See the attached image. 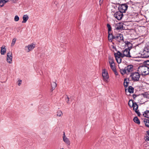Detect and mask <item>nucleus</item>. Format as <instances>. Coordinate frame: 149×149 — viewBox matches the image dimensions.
<instances>
[{
	"mask_svg": "<svg viewBox=\"0 0 149 149\" xmlns=\"http://www.w3.org/2000/svg\"><path fill=\"white\" fill-rule=\"evenodd\" d=\"M129 83V80L127 79H125L124 81V86L125 88H127Z\"/></svg>",
	"mask_w": 149,
	"mask_h": 149,
	"instance_id": "20",
	"label": "nucleus"
},
{
	"mask_svg": "<svg viewBox=\"0 0 149 149\" xmlns=\"http://www.w3.org/2000/svg\"><path fill=\"white\" fill-rule=\"evenodd\" d=\"M107 27L108 28V33L111 32V25L109 24H107Z\"/></svg>",
	"mask_w": 149,
	"mask_h": 149,
	"instance_id": "29",
	"label": "nucleus"
},
{
	"mask_svg": "<svg viewBox=\"0 0 149 149\" xmlns=\"http://www.w3.org/2000/svg\"><path fill=\"white\" fill-rule=\"evenodd\" d=\"M16 41V38H13V39L12 43H11V46L12 47L14 45H15V43Z\"/></svg>",
	"mask_w": 149,
	"mask_h": 149,
	"instance_id": "32",
	"label": "nucleus"
},
{
	"mask_svg": "<svg viewBox=\"0 0 149 149\" xmlns=\"http://www.w3.org/2000/svg\"><path fill=\"white\" fill-rule=\"evenodd\" d=\"M115 28L117 30H121L123 29V25L121 23H118L115 25Z\"/></svg>",
	"mask_w": 149,
	"mask_h": 149,
	"instance_id": "12",
	"label": "nucleus"
},
{
	"mask_svg": "<svg viewBox=\"0 0 149 149\" xmlns=\"http://www.w3.org/2000/svg\"><path fill=\"white\" fill-rule=\"evenodd\" d=\"M128 8V6L125 4H123L119 6L118 9L119 11L123 13H125Z\"/></svg>",
	"mask_w": 149,
	"mask_h": 149,
	"instance_id": "5",
	"label": "nucleus"
},
{
	"mask_svg": "<svg viewBox=\"0 0 149 149\" xmlns=\"http://www.w3.org/2000/svg\"><path fill=\"white\" fill-rule=\"evenodd\" d=\"M12 54L11 52H9L7 53L6 60L7 62L9 63H11L12 61Z\"/></svg>",
	"mask_w": 149,
	"mask_h": 149,
	"instance_id": "9",
	"label": "nucleus"
},
{
	"mask_svg": "<svg viewBox=\"0 0 149 149\" xmlns=\"http://www.w3.org/2000/svg\"><path fill=\"white\" fill-rule=\"evenodd\" d=\"M18 86H20L21 84L22 81L21 80H19L18 81Z\"/></svg>",
	"mask_w": 149,
	"mask_h": 149,
	"instance_id": "39",
	"label": "nucleus"
},
{
	"mask_svg": "<svg viewBox=\"0 0 149 149\" xmlns=\"http://www.w3.org/2000/svg\"><path fill=\"white\" fill-rule=\"evenodd\" d=\"M112 44H114V43H113V42H112Z\"/></svg>",
	"mask_w": 149,
	"mask_h": 149,
	"instance_id": "49",
	"label": "nucleus"
},
{
	"mask_svg": "<svg viewBox=\"0 0 149 149\" xmlns=\"http://www.w3.org/2000/svg\"><path fill=\"white\" fill-rule=\"evenodd\" d=\"M63 139L64 141L68 145L70 144V141L68 139L65 137V133L64 132L63 134Z\"/></svg>",
	"mask_w": 149,
	"mask_h": 149,
	"instance_id": "14",
	"label": "nucleus"
},
{
	"mask_svg": "<svg viewBox=\"0 0 149 149\" xmlns=\"http://www.w3.org/2000/svg\"><path fill=\"white\" fill-rule=\"evenodd\" d=\"M65 100H66V102L67 103H69V98L68 96H67V97L65 99Z\"/></svg>",
	"mask_w": 149,
	"mask_h": 149,
	"instance_id": "38",
	"label": "nucleus"
},
{
	"mask_svg": "<svg viewBox=\"0 0 149 149\" xmlns=\"http://www.w3.org/2000/svg\"><path fill=\"white\" fill-rule=\"evenodd\" d=\"M19 20V17L17 15H15L14 18V20L15 22H17Z\"/></svg>",
	"mask_w": 149,
	"mask_h": 149,
	"instance_id": "34",
	"label": "nucleus"
},
{
	"mask_svg": "<svg viewBox=\"0 0 149 149\" xmlns=\"http://www.w3.org/2000/svg\"><path fill=\"white\" fill-rule=\"evenodd\" d=\"M143 95V96L146 98H147L148 97L149 94L147 93H144L142 94Z\"/></svg>",
	"mask_w": 149,
	"mask_h": 149,
	"instance_id": "33",
	"label": "nucleus"
},
{
	"mask_svg": "<svg viewBox=\"0 0 149 149\" xmlns=\"http://www.w3.org/2000/svg\"><path fill=\"white\" fill-rule=\"evenodd\" d=\"M5 46H3L1 48V53L2 55H4L6 53V49L5 48Z\"/></svg>",
	"mask_w": 149,
	"mask_h": 149,
	"instance_id": "19",
	"label": "nucleus"
},
{
	"mask_svg": "<svg viewBox=\"0 0 149 149\" xmlns=\"http://www.w3.org/2000/svg\"><path fill=\"white\" fill-rule=\"evenodd\" d=\"M126 70V68L125 67L124 69H120V72L121 74L122 75H123L125 74H128Z\"/></svg>",
	"mask_w": 149,
	"mask_h": 149,
	"instance_id": "21",
	"label": "nucleus"
},
{
	"mask_svg": "<svg viewBox=\"0 0 149 149\" xmlns=\"http://www.w3.org/2000/svg\"><path fill=\"white\" fill-rule=\"evenodd\" d=\"M147 134L148 135V136H149V131H147Z\"/></svg>",
	"mask_w": 149,
	"mask_h": 149,
	"instance_id": "47",
	"label": "nucleus"
},
{
	"mask_svg": "<svg viewBox=\"0 0 149 149\" xmlns=\"http://www.w3.org/2000/svg\"><path fill=\"white\" fill-rule=\"evenodd\" d=\"M142 58H147L149 57V47H145L142 54H141Z\"/></svg>",
	"mask_w": 149,
	"mask_h": 149,
	"instance_id": "3",
	"label": "nucleus"
},
{
	"mask_svg": "<svg viewBox=\"0 0 149 149\" xmlns=\"http://www.w3.org/2000/svg\"><path fill=\"white\" fill-rule=\"evenodd\" d=\"M115 74L117 76L118 75V73L116 70V69L113 70Z\"/></svg>",
	"mask_w": 149,
	"mask_h": 149,
	"instance_id": "36",
	"label": "nucleus"
},
{
	"mask_svg": "<svg viewBox=\"0 0 149 149\" xmlns=\"http://www.w3.org/2000/svg\"><path fill=\"white\" fill-rule=\"evenodd\" d=\"M123 15V13L120 11L116 12L114 15V17L118 20H120L122 19Z\"/></svg>",
	"mask_w": 149,
	"mask_h": 149,
	"instance_id": "6",
	"label": "nucleus"
},
{
	"mask_svg": "<svg viewBox=\"0 0 149 149\" xmlns=\"http://www.w3.org/2000/svg\"><path fill=\"white\" fill-rule=\"evenodd\" d=\"M134 88L132 86H129L128 87V91L130 93L134 92Z\"/></svg>",
	"mask_w": 149,
	"mask_h": 149,
	"instance_id": "26",
	"label": "nucleus"
},
{
	"mask_svg": "<svg viewBox=\"0 0 149 149\" xmlns=\"http://www.w3.org/2000/svg\"><path fill=\"white\" fill-rule=\"evenodd\" d=\"M55 88H54L52 87L51 89H50V91L51 92H52L53 90L55 89Z\"/></svg>",
	"mask_w": 149,
	"mask_h": 149,
	"instance_id": "45",
	"label": "nucleus"
},
{
	"mask_svg": "<svg viewBox=\"0 0 149 149\" xmlns=\"http://www.w3.org/2000/svg\"><path fill=\"white\" fill-rule=\"evenodd\" d=\"M115 36H113L111 32L108 33V38L109 41L110 42H112L113 40L114 39Z\"/></svg>",
	"mask_w": 149,
	"mask_h": 149,
	"instance_id": "15",
	"label": "nucleus"
},
{
	"mask_svg": "<svg viewBox=\"0 0 149 149\" xmlns=\"http://www.w3.org/2000/svg\"><path fill=\"white\" fill-rule=\"evenodd\" d=\"M145 140L146 141H149V136H146L145 138Z\"/></svg>",
	"mask_w": 149,
	"mask_h": 149,
	"instance_id": "37",
	"label": "nucleus"
},
{
	"mask_svg": "<svg viewBox=\"0 0 149 149\" xmlns=\"http://www.w3.org/2000/svg\"><path fill=\"white\" fill-rule=\"evenodd\" d=\"M137 95H136L134 94L133 95V97L134 99H135Z\"/></svg>",
	"mask_w": 149,
	"mask_h": 149,
	"instance_id": "41",
	"label": "nucleus"
},
{
	"mask_svg": "<svg viewBox=\"0 0 149 149\" xmlns=\"http://www.w3.org/2000/svg\"><path fill=\"white\" fill-rule=\"evenodd\" d=\"M60 149H64L63 148H61Z\"/></svg>",
	"mask_w": 149,
	"mask_h": 149,
	"instance_id": "48",
	"label": "nucleus"
},
{
	"mask_svg": "<svg viewBox=\"0 0 149 149\" xmlns=\"http://www.w3.org/2000/svg\"><path fill=\"white\" fill-rule=\"evenodd\" d=\"M22 18L23 20L22 21V23H26L27 21L29 19V17L27 15H25L23 16Z\"/></svg>",
	"mask_w": 149,
	"mask_h": 149,
	"instance_id": "18",
	"label": "nucleus"
},
{
	"mask_svg": "<svg viewBox=\"0 0 149 149\" xmlns=\"http://www.w3.org/2000/svg\"><path fill=\"white\" fill-rule=\"evenodd\" d=\"M102 75L104 81L106 82H108V79L109 78V76L108 72L106 71L105 70H103L102 72Z\"/></svg>",
	"mask_w": 149,
	"mask_h": 149,
	"instance_id": "7",
	"label": "nucleus"
},
{
	"mask_svg": "<svg viewBox=\"0 0 149 149\" xmlns=\"http://www.w3.org/2000/svg\"><path fill=\"white\" fill-rule=\"evenodd\" d=\"M130 49H125L124 50H123L122 52L123 54L124 57L126 56L128 58L132 57L130 55Z\"/></svg>",
	"mask_w": 149,
	"mask_h": 149,
	"instance_id": "8",
	"label": "nucleus"
},
{
	"mask_svg": "<svg viewBox=\"0 0 149 149\" xmlns=\"http://www.w3.org/2000/svg\"><path fill=\"white\" fill-rule=\"evenodd\" d=\"M146 64L147 65V66L149 67V61H146Z\"/></svg>",
	"mask_w": 149,
	"mask_h": 149,
	"instance_id": "40",
	"label": "nucleus"
},
{
	"mask_svg": "<svg viewBox=\"0 0 149 149\" xmlns=\"http://www.w3.org/2000/svg\"><path fill=\"white\" fill-rule=\"evenodd\" d=\"M51 87L55 88L57 86V84L55 82H53L51 83Z\"/></svg>",
	"mask_w": 149,
	"mask_h": 149,
	"instance_id": "30",
	"label": "nucleus"
},
{
	"mask_svg": "<svg viewBox=\"0 0 149 149\" xmlns=\"http://www.w3.org/2000/svg\"><path fill=\"white\" fill-rule=\"evenodd\" d=\"M108 61L111 68L112 70L116 69L115 64L114 62L113 58L112 57L109 56L108 58Z\"/></svg>",
	"mask_w": 149,
	"mask_h": 149,
	"instance_id": "4",
	"label": "nucleus"
},
{
	"mask_svg": "<svg viewBox=\"0 0 149 149\" xmlns=\"http://www.w3.org/2000/svg\"><path fill=\"white\" fill-rule=\"evenodd\" d=\"M114 56H117L118 57L119 56L120 57H121L122 58H123L124 57L123 53H121L119 51H118L117 53H115L114 54Z\"/></svg>",
	"mask_w": 149,
	"mask_h": 149,
	"instance_id": "17",
	"label": "nucleus"
},
{
	"mask_svg": "<svg viewBox=\"0 0 149 149\" xmlns=\"http://www.w3.org/2000/svg\"><path fill=\"white\" fill-rule=\"evenodd\" d=\"M63 115V113L61 111H58L57 112V115L58 116H61Z\"/></svg>",
	"mask_w": 149,
	"mask_h": 149,
	"instance_id": "31",
	"label": "nucleus"
},
{
	"mask_svg": "<svg viewBox=\"0 0 149 149\" xmlns=\"http://www.w3.org/2000/svg\"><path fill=\"white\" fill-rule=\"evenodd\" d=\"M124 42L125 44V46L127 47L126 48L130 49V50L132 48V44L130 42L128 41H125Z\"/></svg>",
	"mask_w": 149,
	"mask_h": 149,
	"instance_id": "16",
	"label": "nucleus"
},
{
	"mask_svg": "<svg viewBox=\"0 0 149 149\" xmlns=\"http://www.w3.org/2000/svg\"><path fill=\"white\" fill-rule=\"evenodd\" d=\"M139 72L132 73L130 77H131L132 80L134 81H139L140 77V74Z\"/></svg>",
	"mask_w": 149,
	"mask_h": 149,
	"instance_id": "2",
	"label": "nucleus"
},
{
	"mask_svg": "<svg viewBox=\"0 0 149 149\" xmlns=\"http://www.w3.org/2000/svg\"><path fill=\"white\" fill-rule=\"evenodd\" d=\"M143 115L145 117L149 118V110H147L145 111Z\"/></svg>",
	"mask_w": 149,
	"mask_h": 149,
	"instance_id": "22",
	"label": "nucleus"
},
{
	"mask_svg": "<svg viewBox=\"0 0 149 149\" xmlns=\"http://www.w3.org/2000/svg\"><path fill=\"white\" fill-rule=\"evenodd\" d=\"M134 103V102L132 100H130L128 102V105L130 107H132V106Z\"/></svg>",
	"mask_w": 149,
	"mask_h": 149,
	"instance_id": "25",
	"label": "nucleus"
},
{
	"mask_svg": "<svg viewBox=\"0 0 149 149\" xmlns=\"http://www.w3.org/2000/svg\"><path fill=\"white\" fill-rule=\"evenodd\" d=\"M135 112L137 113L138 116H140V113L138 110H135Z\"/></svg>",
	"mask_w": 149,
	"mask_h": 149,
	"instance_id": "35",
	"label": "nucleus"
},
{
	"mask_svg": "<svg viewBox=\"0 0 149 149\" xmlns=\"http://www.w3.org/2000/svg\"><path fill=\"white\" fill-rule=\"evenodd\" d=\"M114 39L116 40L117 41L120 42L122 40L123 41V35L120 34H118L115 36Z\"/></svg>",
	"mask_w": 149,
	"mask_h": 149,
	"instance_id": "11",
	"label": "nucleus"
},
{
	"mask_svg": "<svg viewBox=\"0 0 149 149\" xmlns=\"http://www.w3.org/2000/svg\"><path fill=\"white\" fill-rule=\"evenodd\" d=\"M111 47L112 49H116V47L115 46H114V45H112L111 46Z\"/></svg>",
	"mask_w": 149,
	"mask_h": 149,
	"instance_id": "43",
	"label": "nucleus"
},
{
	"mask_svg": "<svg viewBox=\"0 0 149 149\" xmlns=\"http://www.w3.org/2000/svg\"><path fill=\"white\" fill-rule=\"evenodd\" d=\"M133 120L136 123L139 124H140V121L138 118L137 117H135L133 119Z\"/></svg>",
	"mask_w": 149,
	"mask_h": 149,
	"instance_id": "24",
	"label": "nucleus"
},
{
	"mask_svg": "<svg viewBox=\"0 0 149 149\" xmlns=\"http://www.w3.org/2000/svg\"><path fill=\"white\" fill-rule=\"evenodd\" d=\"M138 71L142 75H148L149 74V67L146 65L140 66L138 68Z\"/></svg>",
	"mask_w": 149,
	"mask_h": 149,
	"instance_id": "1",
	"label": "nucleus"
},
{
	"mask_svg": "<svg viewBox=\"0 0 149 149\" xmlns=\"http://www.w3.org/2000/svg\"><path fill=\"white\" fill-rule=\"evenodd\" d=\"M125 68L128 74L129 72H132L133 70V66L132 65H128Z\"/></svg>",
	"mask_w": 149,
	"mask_h": 149,
	"instance_id": "13",
	"label": "nucleus"
},
{
	"mask_svg": "<svg viewBox=\"0 0 149 149\" xmlns=\"http://www.w3.org/2000/svg\"><path fill=\"white\" fill-rule=\"evenodd\" d=\"M8 0H3V1L5 3H6L8 2Z\"/></svg>",
	"mask_w": 149,
	"mask_h": 149,
	"instance_id": "44",
	"label": "nucleus"
},
{
	"mask_svg": "<svg viewBox=\"0 0 149 149\" xmlns=\"http://www.w3.org/2000/svg\"><path fill=\"white\" fill-rule=\"evenodd\" d=\"M1 2H2V1H0V3H1ZM3 6V4H2V5H0V7H2Z\"/></svg>",
	"mask_w": 149,
	"mask_h": 149,
	"instance_id": "46",
	"label": "nucleus"
},
{
	"mask_svg": "<svg viewBox=\"0 0 149 149\" xmlns=\"http://www.w3.org/2000/svg\"><path fill=\"white\" fill-rule=\"evenodd\" d=\"M103 0H100V5L103 3Z\"/></svg>",
	"mask_w": 149,
	"mask_h": 149,
	"instance_id": "42",
	"label": "nucleus"
},
{
	"mask_svg": "<svg viewBox=\"0 0 149 149\" xmlns=\"http://www.w3.org/2000/svg\"><path fill=\"white\" fill-rule=\"evenodd\" d=\"M143 122L145 125L148 127H149V120L146 119H144Z\"/></svg>",
	"mask_w": 149,
	"mask_h": 149,
	"instance_id": "23",
	"label": "nucleus"
},
{
	"mask_svg": "<svg viewBox=\"0 0 149 149\" xmlns=\"http://www.w3.org/2000/svg\"><path fill=\"white\" fill-rule=\"evenodd\" d=\"M115 58H116V60L117 62L118 63H120L121 62V57H120L119 56H115Z\"/></svg>",
	"mask_w": 149,
	"mask_h": 149,
	"instance_id": "27",
	"label": "nucleus"
},
{
	"mask_svg": "<svg viewBox=\"0 0 149 149\" xmlns=\"http://www.w3.org/2000/svg\"><path fill=\"white\" fill-rule=\"evenodd\" d=\"M132 107H133V109L135 111L137 110L138 106L136 102H134V103L132 106Z\"/></svg>",
	"mask_w": 149,
	"mask_h": 149,
	"instance_id": "28",
	"label": "nucleus"
},
{
	"mask_svg": "<svg viewBox=\"0 0 149 149\" xmlns=\"http://www.w3.org/2000/svg\"><path fill=\"white\" fill-rule=\"evenodd\" d=\"M35 47V45L32 43L26 46L25 47V50L27 52H29L32 50Z\"/></svg>",
	"mask_w": 149,
	"mask_h": 149,
	"instance_id": "10",
	"label": "nucleus"
}]
</instances>
